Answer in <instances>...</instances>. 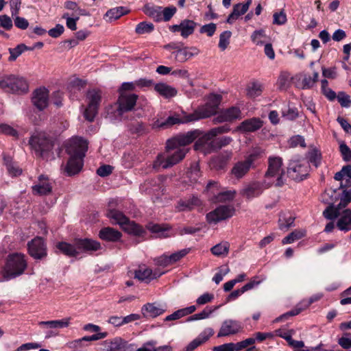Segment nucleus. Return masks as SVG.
<instances>
[{"label":"nucleus","instance_id":"obj_47","mask_svg":"<svg viewBox=\"0 0 351 351\" xmlns=\"http://www.w3.org/2000/svg\"><path fill=\"white\" fill-rule=\"evenodd\" d=\"M263 87L258 82H252L249 84L247 88V94L250 97H256L262 93Z\"/></svg>","mask_w":351,"mask_h":351},{"label":"nucleus","instance_id":"obj_17","mask_svg":"<svg viewBox=\"0 0 351 351\" xmlns=\"http://www.w3.org/2000/svg\"><path fill=\"white\" fill-rule=\"evenodd\" d=\"M49 92L45 87L36 89L32 95L33 105L39 110H45L49 105Z\"/></svg>","mask_w":351,"mask_h":351},{"label":"nucleus","instance_id":"obj_23","mask_svg":"<svg viewBox=\"0 0 351 351\" xmlns=\"http://www.w3.org/2000/svg\"><path fill=\"white\" fill-rule=\"evenodd\" d=\"M75 245L78 249V254L83 252H93L101 248L99 242L90 239H76Z\"/></svg>","mask_w":351,"mask_h":351},{"label":"nucleus","instance_id":"obj_46","mask_svg":"<svg viewBox=\"0 0 351 351\" xmlns=\"http://www.w3.org/2000/svg\"><path fill=\"white\" fill-rule=\"evenodd\" d=\"M147 228L149 231H151L153 233H155L157 234L159 237H169V234H167V231L168 230V228L167 226H161L159 224H156L153 223H149L147 225Z\"/></svg>","mask_w":351,"mask_h":351},{"label":"nucleus","instance_id":"obj_34","mask_svg":"<svg viewBox=\"0 0 351 351\" xmlns=\"http://www.w3.org/2000/svg\"><path fill=\"white\" fill-rule=\"evenodd\" d=\"M196 309L197 308L195 305L179 309L173 312L172 314L167 316L165 320L169 322L180 319L184 316L192 314L196 311Z\"/></svg>","mask_w":351,"mask_h":351},{"label":"nucleus","instance_id":"obj_8","mask_svg":"<svg viewBox=\"0 0 351 351\" xmlns=\"http://www.w3.org/2000/svg\"><path fill=\"white\" fill-rule=\"evenodd\" d=\"M86 101L87 106L84 112V117L88 121H93L101 101V92L95 89L88 91Z\"/></svg>","mask_w":351,"mask_h":351},{"label":"nucleus","instance_id":"obj_43","mask_svg":"<svg viewBox=\"0 0 351 351\" xmlns=\"http://www.w3.org/2000/svg\"><path fill=\"white\" fill-rule=\"evenodd\" d=\"M264 29L255 30L251 35L252 41L256 45H262L269 40Z\"/></svg>","mask_w":351,"mask_h":351},{"label":"nucleus","instance_id":"obj_15","mask_svg":"<svg viewBox=\"0 0 351 351\" xmlns=\"http://www.w3.org/2000/svg\"><path fill=\"white\" fill-rule=\"evenodd\" d=\"M88 149L86 140L81 137L72 138L67 145L66 152L70 156L84 158Z\"/></svg>","mask_w":351,"mask_h":351},{"label":"nucleus","instance_id":"obj_39","mask_svg":"<svg viewBox=\"0 0 351 351\" xmlns=\"http://www.w3.org/2000/svg\"><path fill=\"white\" fill-rule=\"evenodd\" d=\"M337 226L341 230H351V211L350 210H346L343 212V215L338 220Z\"/></svg>","mask_w":351,"mask_h":351},{"label":"nucleus","instance_id":"obj_14","mask_svg":"<svg viewBox=\"0 0 351 351\" xmlns=\"http://www.w3.org/2000/svg\"><path fill=\"white\" fill-rule=\"evenodd\" d=\"M138 99V95L136 94H127L120 93L117 101L118 114L122 116L124 113L132 111Z\"/></svg>","mask_w":351,"mask_h":351},{"label":"nucleus","instance_id":"obj_20","mask_svg":"<svg viewBox=\"0 0 351 351\" xmlns=\"http://www.w3.org/2000/svg\"><path fill=\"white\" fill-rule=\"evenodd\" d=\"M318 77L319 73L317 72L313 73V77L300 73L293 77L292 80L295 82L298 87L306 89L312 88L317 82Z\"/></svg>","mask_w":351,"mask_h":351},{"label":"nucleus","instance_id":"obj_52","mask_svg":"<svg viewBox=\"0 0 351 351\" xmlns=\"http://www.w3.org/2000/svg\"><path fill=\"white\" fill-rule=\"evenodd\" d=\"M287 18L285 12L282 10L280 12H276L273 14V23L274 25H282L287 23Z\"/></svg>","mask_w":351,"mask_h":351},{"label":"nucleus","instance_id":"obj_2","mask_svg":"<svg viewBox=\"0 0 351 351\" xmlns=\"http://www.w3.org/2000/svg\"><path fill=\"white\" fill-rule=\"evenodd\" d=\"M0 88L8 92L25 93L28 90V83L23 77L14 74L0 77Z\"/></svg>","mask_w":351,"mask_h":351},{"label":"nucleus","instance_id":"obj_54","mask_svg":"<svg viewBox=\"0 0 351 351\" xmlns=\"http://www.w3.org/2000/svg\"><path fill=\"white\" fill-rule=\"evenodd\" d=\"M293 77H291L290 73L287 71L281 72L277 83L280 88H283L287 87L289 85L290 80Z\"/></svg>","mask_w":351,"mask_h":351},{"label":"nucleus","instance_id":"obj_25","mask_svg":"<svg viewBox=\"0 0 351 351\" xmlns=\"http://www.w3.org/2000/svg\"><path fill=\"white\" fill-rule=\"evenodd\" d=\"M52 190V185L47 178L40 176L38 182L32 186L33 193L39 195H49Z\"/></svg>","mask_w":351,"mask_h":351},{"label":"nucleus","instance_id":"obj_42","mask_svg":"<svg viewBox=\"0 0 351 351\" xmlns=\"http://www.w3.org/2000/svg\"><path fill=\"white\" fill-rule=\"evenodd\" d=\"M217 306L215 308L207 306L204 310H202L201 312L194 314L189 317L187 319L188 322H193L196 320H200V319H208L210 317L211 314L217 309Z\"/></svg>","mask_w":351,"mask_h":351},{"label":"nucleus","instance_id":"obj_64","mask_svg":"<svg viewBox=\"0 0 351 351\" xmlns=\"http://www.w3.org/2000/svg\"><path fill=\"white\" fill-rule=\"evenodd\" d=\"M216 29V24L210 23L209 24L203 25L200 28L199 32L202 34H206L208 36H212L215 34Z\"/></svg>","mask_w":351,"mask_h":351},{"label":"nucleus","instance_id":"obj_41","mask_svg":"<svg viewBox=\"0 0 351 351\" xmlns=\"http://www.w3.org/2000/svg\"><path fill=\"white\" fill-rule=\"evenodd\" d=\"M306 234V231L304 229H296L292 232H291L289 235L285 237L282 241V244H289L292 243L295 241H297L300 239L304 237Z\"/></svg>","mask_w":351,"mask_h":351},{"label":"nucleus","instance_id":"obj_29","mask_svg":"<svg viewBox=\"0 0 351 351\" xmlns=\"http://www.w3.org/2000/svg\"><path fill=\"white\" fill-rule=\"evenodd\" d=\"M165 311V308L156 303H147L141 308L142 314L145 317H156L162 315Z\"/></svg>","mask_w":351,"mask_h":351},{"label":"nucleus","instance_id":"obj_61","mask_svg":"<svg viewBox=\"0 0 351 351\" xmlns=\"http://www.w3.org/2000/svg\"><path fill=\"white\" fill-rule=\"evenodd\" d=\"M190 252L189 248L182 249L169 255L171 263L173 264L184 257Z\"/></svg>","mask_w":351,"mask_h":351},{"label":"nucleus","instance_id":"obj_18","mask_svg":"<svg viewBox=\"0 0 351 351\" xmlns=\"http://www.w3.org/2000/svg\"><path fill=\"white\" fill-rule=\"evenodd\" d=\"M195 149L204 154H209L215 150V138L206 132L200 137L195 143Z\"/></svg>","mask_w":351,"mask_h":351},{"label":"nucleus","instance_id":"obj_59","mask_svg":"<svg viewBox=\"0 0 351 351\" xmlns=\"http://www.w3.org/2000/svg\"><path fill=\"white\" fill-rule=\"evenodd\" d=\"M339 345L343 349L351 348V333H344L341 337L338 339Z\"/></svg>","mask_w":351,"mask_h":351},{"label":"nucleus","instance_id":"obj_51","mask_svg":"<svg viewBox=\"0 0 351 351\" xmlns=\"http://www.w3.org/2000/svg\"><path fill=\"white\" fill-rule=\"evenodd\" d=\"M232 36L230 31H224L219 36V47L221 51H224L230 43V39Z\"/></svg>","mask_w":351,"mask_h":351},{"label":"nucleus","instance_id":"obj_7","mask_svg":"<svg viewBox=\"0 0 351 351\" xmlns=\"http://www.w3.org/2000/svg\"><path fill=\"white\" fill-rule=\"evenodd\" d=\"M29 144L40 156H43L45 152L51 150L53 147L51 140L47 136L45 132H41L34 133L29 141Z\"/></svg>","mask_w":351,"mask_h":351},{"label":"nucleus","instance_id":"obj_31","mask_svg":"<svg viewBox=\"0 0 351 351\" xmlns=\"http://www.w3.org/2000/svg\"><path fill=\"white\" fill-rule=\"evenodd\" d=\"M241 112L237 107H231L221 112V114L217 117L219 122L232 121L234 119L241 118Z\"/></svg>","mask_w":351,"mask_h":351},{"label":"nucleus","instance_id":"obj_21","mask_svg":"<svg viewBox=\"0 0 351 351\" xmlns=\"http://www.w3.org/2000/svg\"><path fill=\"white\" fill-rule=\"evenodd\" d=\"M196 27V23L192 20L185 19L178 25H173L169 26V30L172 32H180V35L186 38L191 35Z\"/></svg>","mask_w":351,"mask_h":351},{"label":"nucleus","instance_id":"obj_13","mask_svg":"<svg viewBox=\"0 0 351 351\" xmlns=\"http://www.w3.org/2000/svg\"><path fill=\"white\" fill-rule=\"evenodd\" d=\"M197 137V133L195 131H191L185 134L178 135L167 141L166 146L167 149L173 150L174 149L185 147L187 145L191 143Z\"/></svg>","mask_w":351,"mask_h":351},{"label":"nucleus","instance_id":"obj_27","mask_svg":"<svg viewBox=\"0 0 351 351\" xmlns=\"http://www.w3.org/2000/svg\"><path fill=\"white\" fill-rule=\"evenodd\" d=\"M199 53V49L194 47H186L182 49H178L173 52L175 58L180 62H184L192 57L198 55Z\"/></svg>","mask_w":351,"mask_h":351},{"label":"nucleus","instance_id":"obj_6","mask_svg":"<svg viewBox=\"0 0 351 351\" xmlns=\"http://www.w3.org/2000/svg\"><path fill=\"white\" fill-rule=\"evenodd\" d=\"M112 219L115 223L119 224L124 231L129 234L140 236L144 232L142 226L134 221H130L119 211L111 210V223H112Z\"/></svg>","mask_w":351,"mask_h":351},{"label":"nucleus","instance_id":"obj_44","mask_svg":"<svg viewBox=\"0 0 351 351\" xmlns=\"http://www.w3.org/2000/svg\"><path fill=\"white\" fill-rule=\"evenodd\" d=\"M128 342L121 337H115L111 341V351H128Z\"/></svg>","mask_w":351,"mask_h":351},{"label":"nucleus","instance_id":"obj_60","mask_svg":"<svg viewBox=\"0 0 351 351\" xmlns=\"http://www.w3.org/2000/svg\"><path fill=\"white\" fill-rule=\"evenodd\" d=\"M337 97L342 107L348 108L351 106L350 97L344 92H339Z\"/></svg>","mask_w":351,"mask_h":351},{"label":"nucleus","instance_id":"obj_32","mask_svg":"<svg viewBox=\"0 0 351 351\" xmlns=\"http://www.w3.org/2000/svg\"><path fill=\"white\" fill-rule=\"evenodd\" d=\"M201 205V201L196 197H192L187 199H180L176 207L178 211L191 210Z\"/></svg>","mask_w":351,"mask_h":351},{"label":"nucleus","instance_id":"obj_30","mask_svg":"<svg viewBox=\"0 0 351 351\" xmlns=\"http://www.w3.org/2000/svg\"><path fill=\"white\" fill-rule=\"evenodd\" d=\"M335 193V191L330 190L328 191H326L322 195L323 202H324L330 205L323 212V215L325 217V218L328 219H332L336 218L339 215V213L340 209L338 207L334 208L332 206L333 201L332 200L329 201L326 198V196H329L330 193Z\"/></svg>","mask_w":351,"mask_h":351},{"label":"nucleus","instance_id":"obj_38","mask_svg":"<svg viewBox=\"0 0 351 351\" xmlns=\"http://www.w3.org/2000/svg\"><path fill=\"white\" fill-rule=\"evenodd\" d=\"M71 317H65L60 320H51L46 322H40V326H45L50 328H63L69 326Z\"/></svg>","mask_w":351,"mask_h":351},{"label":"nucleus","instance_id":"obj_53","mask_svg":"<svg viewBox=\"0 0 351 351\" xmlns=\"http://www.w3.org/2000/svg\"><path fill=\"white\" fill-rule=\"evenodd\" d=\"M303 310H304V308L300 307L299 306V304H298L294 309H293L286 313H284L282 315L279 316L278 317L276 318L274 322H282L284 319H287L291 316H295V315H298Z\"/></svg>","mask_w":351,"mask_h":351},{"label":"nucleus","instance_id":"obj_57","mask_svg":"<svg viewBox=\"0 0 351 351\" xmlns=\"http://www.w3.org/2000/svg\"><path fill=\"white\" fill-rule=\"evenodd\" d=\"M129 12V10L123 6L116 7L111 9V19L117 20L121 16L127 14Z\"/></svg>","mask_w":351,"mask_h":351},{"label":"nucleus","instance_id":"obj_5","mask_svg":"<svg viewBox=\"0 0 351 351\" xmlns=\"http://www.w3.org/2000/svg\"><path fill=\"white\" fill-rule=\"evenodd\" d=\"M263 153V150L261 148L256 147L252 149L244 160L239 161L234 165L231 171L232 175L237 178H243L253 167L254 162L259 158Z\"/></svg>","mask_w":351,"mask_h":351},{"label":"nucleus","instance_id":"obj_28","mask_svg":"<svg viewBox=\"0 0 351 351\" xmlns=\"http://www.w3.org/2000/svg\"><path fill=\"white\" fill-rule=\"evenodd\" d=\"M83 167V158L70 156L64 167V171L68 176L78 173Z\"/></svg>","mask_w":351,"mask_h":351},{"label":"nucleus","instance_id":"obj_35","mask_svg":"<svg viewBox=\"0 0 351 351\" xmlns=\"http://www.w3.org/2000/svg\"><path fill=\"white\" fill-rule=\"evenodd\" d=\"M154 89L160 95L166 98L174 97L177 94L176 88L165 83L156 84Z\"/></svg>","mask_w":351,"mask_h":351},{"label":"nucleus","instance_id":"obj_10","mask_svg":"<svg viewBox=\"0 0 351 351\" xmlns=\"http://www.w3.org/2000/svg\"><path fill=\"white\" fill-rule=\"evenodd\" d=\"M271 185L263 178L262 180H256L250 182L241 191V194L247 199L259 197Z\"/></svg>","mask_w":351,"mask_h":351},{"label":"nucleus","instance_id":"obj_1","mask_svg":"<svg viewBox=\"0 0 351 351\" xmlns=\"http://www.w3.org/2000/svg\"><path fill=\"white\" fill-rule=\"evenodd\" d=\"M267 165L264 178L271 186L274 185L277 187L283 186L286 182V173L282 158L275 156H269Z\"/></svg>","mask_w":351,"mask_h":351},{"label":"nucleus","instance_id":"obj_22","mask_svg":"<svg viewBox=\"0 0 351 351\" xmlns=\"http://www.w3.org/2000/svg\"><path fill=\"white\" fill-rule=\"evenodd\" d=\"M214 335L211 328H205L195 339L191 341L186 347V351H193L199 346L206 343Z\"/></svg>","mask_w":351,"mask_h":351},{"label":"nucleus","instance_id":"obj_55","mask_svg":"<svg viewBox=\"0 0 351 351\" xmlns=\"http://www.w3.org/2000/svg\"><path fill=\"white\" fill-rule=\"evenodd\" d=\"M176 11L177 9L173 5L166 8L162 7V21H169L176 14Z\"/></svg>","mask_w":351,"mask_h":351},{"label":"nucleus","instance_id":"obj_19","mask_svg":"<svg viewBox=\"0 0 351 351\" xmlns=\"http://www.w3.org/2000/svg\"><path fill=\"white\" fill-rule=\"evenodd\" d=\"M241 328V324L238 321L226 319L222 322L217 337H221L235 335L240 332Z\"/></svg>","mask_w":351,"mask_h":351},{"label":"nucleus","instance_id":"obj_4","mask_svg":"<svg viewBox=\"0 0 351 351\" xmlns=\"http://www.w3.org/2000/svg\"><path fill=\"white\" fill-rule=\"evenodd\" d=\"M27 267L24 255L13 254L8 256L4 268V277L6 278H14L22 274Z\"/></svg>","mask_w":351,"mask_h":351},{"label":"nucleus","instance_id":"obj_3","mask_svg":"<svg viewBox=\"0 0 351 351\" xmlns=\"http://www.w3.org/2000/svg\"><path fill=\"white\" fill-rule=\"evenodd\" d=\"M221 100V96L218 94H210L205 106L187 117L186 121H194L209 117L217 112V108Z\"/></svg>","mask_w":351,"mask_h":351},{"label":"nucleus","instance_id":"obj_24","mask_svg":"<svg viewBox=\"0 0 351 351\" xmlns=\"http://www.w3.org/2000/svg\"><path fill=\"white\" fill-rule=\"evenodd\" d=\"M263 124V122L261 119L254 117L242 121L237 130L244 133L254 132L259 130Z\"/></svg>","mask_w":351,"mask_h":351},{"label":"nucleus","instance_id":"obj_63","mask_svg":"<svg viewBox=\"0 0 351 351\" xmlns=\"http://www.w3.org/2000/svg\"><path fill=\"white\" fill-rule=\"evenodd\" d=\"M214 299V295L213 293H204L198 297L196 300V303L199 306H202L212 302Z\"/></svg>","mask_w":351,"mask_h":351},{"label":"nucleus","instance_id":"obj_9","mask_svg":"<svg viewBox=\"0 0 351 351\" xmlns=\"http://www.w3.org/2000/svg\"><path fill=\"white\" fill-rule=\"evenodd\" d=\"M176 149V151L167 158H165L162 154H159L154 163V167H162L163 169L171 167L181 161L189 151V149L186 147Z\"/></svg>","mask_w":351,"mask_h":351},{"label":"nucleus","instance_id":"obj_37","mask_svg":"<svg viewBox=\"0 0 351 351\" xmlns=\"http://www.w3.org/2000/svg\"><path fill=\"white\" fill-rule=\"evenodd\" d=\"M162 274L157 275L156 274L152 272V270L149 268L145 267H140L135 271V278H138L140 280H150L152 278H156L160 276Z\"/></svg>","mask_w":351,"mask_h":351},{"label":"nucleus","instance_id":"obj_36","mask_svg":"<svg viewBox=\"0 0 351 351\" xmlns=\"http://www.w3.org/2000/svg\"><path fill=\"white\" fill-rule=\"evenodd\" d=\"M144 13L152 18L155 21H162V7L158 5H146L143 9Z\"/></svg>","mask_w":351,"mask_h":351},{"label":"nucleus","instance_id":"obj_49","mask_svg":"<svg viewBox=\"0 0 351 351\" xmlns=\"http://www.w3.org/2000/svg\"><path fill=\"white\" fill-rule=\"evenodd\" d=\"M154 29V25L152 23L141 22L139 23L136 28L135 32L138 34H144L151 33Z\"/></svg>","mask_w":351,"mask_h":351},{"label":"nucleus","instance_id":"obj_50","mask_svg":"<svg viewBox=\"0 0 351 351\" xmlns=\"http://www.w3.org/2000/svg\"><path fill=\"white\" fill-rule=\"evenodd\" d=\"M8 50L10 54L8 60L12 62L27 50V47L24 44H20L14 48H10Z\"/></svg>","mask_w":351,"mask_h":351},{"label":"nucleus","instance_id":"obj_12","mask_svg":"<svg viewBox=\"0 0 351 351\" xmlns=\"http://www.w3.org/2000/svg\"><path fill=\"white\" fill-rule=\"evenodd\" d=\"M234 211L232 206L221 205L208 213L206 215V219L209 223L216 224L233 216Z\"/></svg>","mask_w":351,"mask_h":351},{"label":"nucleus","instance_id":"obj_58","mask_svg":"<svg viewBox=\"0 0 351 351\" xmlns=\"http://www.w3.org/2000/svg\"><path fill=\"white\" fill-rule=\"evenodd\" d=\"M308 160L313 163L315 167H317L321 162V153L319 150L316 149H313L311 150L308 154Z\"/></svg>","mask_w":351,"mask_h":351},{"label":"nucleus","instance_id":"obj_45","mask_svg":"<svg viewBox=\"0 0 351 351\" xmlns=\"http://www.w3.org/2000/svg\"><path fill=\"white\" fill-rule=\"evenodd\" d=\"M230 245L228 242H221L213 246L210 251L217 256H226L228 254Z\"/></svg>","mask_w":351,"mask_h":351},{"label":"nucleus","instance_id":"obj_56","mask_svg":"<svg viewBox=\"0 0 351 351\" xmlns=\"http://www.w3.org/2000/svg\"><path fill=\"white\" fill-rule=\"evenodd\" d=\"M289 145L291 147H295L300 146L302 147H306L305 140L303 136L300 135H295L292 136L288 141Z\"/></svg>","mask_w":351,"mask_h":351},{"label":"nucleus","instance_id":"obj_33","mask_svg":"<svg viewBox=\"0 0 351 351\" xmlns=\"http://www.w3.org/2000/svg\"><path fill=\"white\" fill-rule=\"evenodd\" d=\"M57 248L64 255L68 256H77L79 255L78 249L75 245V241L73 244L66 242H60L56 245Z\"/></svg>","mask_w":351,"mask_h":351},{"label":"nucleus","instance_id":"obj_16","mask_svg":"<svg viewBox=\"0 0 351 351\" xmlns=\"http://www.w3.org/2000/svg\"><path fill=\"white\" fill-rule=\"evenodd\" d=\"M28 252L35 259H42L47 256V247L41 237H36L27 243Z\"/></svg>","mask_w":351,"mask_h":351},{"label":"nucleus","instance_id":"obj_11","mask_svg":"<svg viewBox=\"0 0 351 351\" xmlns=\"http://www.w3.org/2000/svg\"><path fill=\"white\" fill-rule=\"evenodd\" d=\"M309 169L308 162L305 159L292 160L288 167V173L295 180H302L306 178Z\"/></svg>","mask_w":351,"mask_h":351},{"label":"nucleus","instance_id":"obj_40","mask_svg":"<svg viewBox=\"0 0 351 351\" xmlns=\"http://www.w3.org/2000/svg\"><path fill=\"white\" fill-rule=\"evenodd\" d=\"M295 217L290 214L282 213L280 215L278 220L279 228L282 230H287L293 226Z\"/></svg>","mask_w":351,"mask_h":351},{"label":"nucleus","instance_id":"obj_48","mask_svg":"<svg viewBox=\"0 0 351 351\" xmlns=\"http://www.w3.org/2000/svg\"><path fill=\"white\" fill-rule=\"evenodd\" d=\"M235 195L236 191L234 190L223 191L215 196V201L216 202L230 201L234 198Z\"/></svg>","mask_w":351,"mask_h":351},{"label":"nucleus","instance_id":"obj_26","mask_svg":"<svg viewBox=\"0 0 351 351\" xmlns=\"http://www.w3.org/2000/svg\"><path fill=\"white\" fill-rule=\"evenodd\" d=\"M252 0H247L245 3H237L233 6L232 12L228 16L226 22L233 23L240 16L243 15L248 10Z\"/></svg>","mask_w":351,"mask_h":351},{"label":"nucleus","instance_id":"obj_62","mask_svg":"<svg viewBox=\"0 0 351 351\" xmlns=\"http://www.w3.org/2000/svg\"><path fill=\"white\" fill-rule=\"evenodd\" d=\"M230 130V127L226 125L212 128L208 132L209 135L215 138L219 134L228 132Z\"/></svg>","mask_w":351,"mask_h":351}]
</instances>
